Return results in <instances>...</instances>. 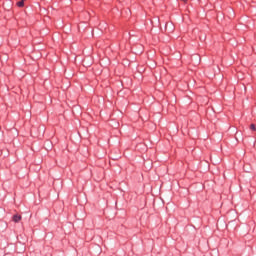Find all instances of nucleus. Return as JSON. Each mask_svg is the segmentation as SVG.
Segmentation results:
<instances>
[{"label": "nucleus", "instance_id": "nucleus-3", "mask_svg": "<svg viewBox=\"0 0 256 256\" xmlns=\"http://www.w3.org/2000/svg\"><path fill=\"white\" fill-rule=\"evenodd\" d=\"M250 129H256V125L255 124H251L250 125Z\"/></svg>", "mask_w": 256, "mask_h": 256}, {"label": "nucleus", "instance_id": "nucleus-4", "mask_svg": "<svg viewBox=\"0 0 256 256\" xmlns=\"http://www.w3.org/2000/svg\"><path fill=\"white\" fill-rule=\"evenodd\" d=\"M30 135H32V136H33V135H34V132H33V131H31V132H30Z\"/></svg>", "mask_w": 256, "mask_h": 256}, {"label": "nucleus", "instance_id": "nucleus-6", "mask_svg": "<svg viewBox=\"0 0 256 256\" xmlns=\"http://www.w3.org/2000/svg\"><path fill=\"white\" fill-rule=\"evenodd\" d=\"M182 1H184V2H185V1H187V0H182Z\"/></svg>", "mask_w": 256, "mask_h": 256}, {"label": "nucleus", "instance_id": "nucleus-2", "mask_svg": "<svg viewBox=\"0 0 256 256\" xmlns=\"http://www.w3.org/2000/svg\"><path fill=\"white\" fill-rule=\"evenodd\" d=\"M25 6V0H21L17 2V7H24Z\"/></svg>", "mask_w": 256, "mask_h": 256}, {"label": "nucleus", "instance_id": "nucleus-5", "mask_svg": "<svg viewBox=\"0 0 256 256\" xmlns=\"http://www.w3.org/2000/svg\"><path fill=\"white\" fill-rule=\"evenodd\" d=\"M35 131V133H37V131H39V130H34Z\"/></svg>", "mask_w": 256, "mask_h": 256}, {"label": "nucleus", "instance_id": "nucleus-1", "mask_svg": "<svg viewBox=\"0 0 256 256\" xmlns=\"http://www.w3.org/2000/svg\"><path fill=\"white\" fill-rule=\"evenodd\" d=\"M21 219H22L21 215H18V214H15L12 217V221H14V223H19V221H21Z\"/></svg>", "mask_w": 256, "mask_h": 256}]
</instances>
